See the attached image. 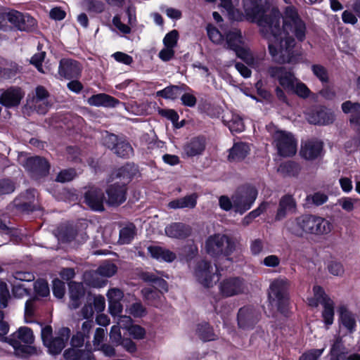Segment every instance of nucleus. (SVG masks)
Segmentation results:
<instances>
[{"mask_svg":"<svg viewBox=\"0 0 360 360\" xmlns=\"http://www.w3.org/2000/svg\"><path fill=\"white\" fill-rule=\"evenodd\" d=\"M245 14L256 20L264 37L269 39L268 49L272 60L278 64L297 63L300 55L295 50V35L300 41L306 37V25L293 7H287L281 26L282 15L276 8L265 11L257 0H243Z\"/></svg>","mask_w":360,"mask_h":360,"instance_id":"obj_1","label":"nucleus"},{"mask_svg":"<svg viewBox=\"0 0 360 360\" xmlns=\"http://www.w3.org/2000/svg\"><path fill=\"white\" fill-rule=\"evenodd\" d=\"M285 226L289 232L300 238L307 234L315 236L328 234L333 228L328 220L309 214L290 219L287 221Z\"/></svg>","mask_w":360,"mask_h":360,"instance_id":"obj_2","label":"nucleus"},{"mask_svg":"<svg viewBox=\"0 0 360 360\" xmlns=\"http://www.w3.org/2000/svg\"><path fill=\"white\" fill-rule=\"evenodd\" d=\"M205 248L206 252L214 258L224 256L227 260L231 261L228 257L235 251L236 243L227 235L217 233L207 238Z\"/></svg>","mask_w":360,"mask_h":360,"instance_id":"obj_3","label":"nucleus"},{"mask_svg":"<svg viewBox=\"0 0 360 360\" xmlns=\"http://www.w3.org/2000/svg\"><path fill=\"white\" fill-rule=\"evenodd\" d=\"M257 196V190L251 185L240 186L232 195L235 212L243 214L250 209Z\"/></svg>","mask_w":360,"mask_h":360,"instance_id":"obj_4","label":"nucleus"},{"mask_svg":"<svg viewBox=\"0 0 360 360\" xmlns=\"http://www.w3.org/2000/svg\"><path fill=\"white\" fill-rule=\"evenodd\" d=\"M217 271V265L214 268L211 262L200 259L195 264L193 275L199 283L204 287L210 288L219 281Z\"/></svg>","mask_w":360,"mask_h":360,"instance_id":"obj_5","label":"nucleus"},{"mask_svg":"<svg viewBox=\"0 0 360 360\" xmlns=\"http://www.w3.org/2000/svg\"><path fill=\"white\" fill-rule=\"evenodd\" d=\"M228 48L234 51L236 56L245 62L248 65L255 68L257 62L249 50L243 48L242 44V35L240 30L233 28L226 35Z\"/></svg>","mask_w":360,"mask_h":360,"instance_id":"obj_6","label":"nucleus"},{"mask_svg":"<svg viewBox=\"0 0 360 360\" xmlns=\"http://www.w3.org/2000/svg\"><path fill=\"white\" fill-rule=\"evenodd\" d=\"M49 94L42 86H38L35 91L27 96L25 110L30 112H37L39 114H46L51 105L48 101Z\"/></svg>","mask_w":360,"mask_h":360,"instance_id":"obj_7","label":"nucleus"},{"mask_svg":"<svg viewBox=\"0 0 360 360\" xmlns=\"http://www.w3.org/2000/svg\"><path fill=\"white\" fill-rule=\"evenodd\" d=\"M272 138L279 155L290 157L296 153L297 141L290 132L276 130L272 134Z\"/></svg>","mask_w":360,"mask_h":360,"instance_id":"obj_8","label":"nucleus"},{"mask_svg":"<svg viewBox=\"0 0 360 360\" xmlns=\"http://www.w3.org/2000/svg\"><path fill=\"white\" fill-rule=\"evenodd\" d=\"M56 236L61 243L74 242L77 245L86 242L89 238L85 231L79 230L76 226L72 224H61L57 229Z\"/></svg>","mask_w":360,"mask_h":360,"instance_id":"obj_9","label":"nucleus"},{"mask_svg":"<svg viewBox=\"0 0 360 360\" xmlns=\"http://www.w3.org/2000/svg\"><path fill=\"white\" fill-rule=\"evenodd\" d=\"M261 319L260 311L252 305L240 307L237 313V324L239 329L252 330Z\"/></svg>","mask_w":360,"mask_h":360,"instance_id":"obj_10","label":"nucleus"},{"mask_svg":"<svg viewBox=\"0 0 360 360\" xmlns=\"http://www.w3.org/2000/svg\"><path fill=\"white\" fill-rule=\"evenodd\" d=\"M270 77L278 79L279 84L290 91L298 80L294 73L283 66H270L267 69Z\"/></svg>","mask_w":360,"mask_h":360,"instance_id":"obj_11","label":"nucleus"},{"mask_svg":"<svg viewBox=\"0 0 360 360\" xmlns=\"http://www.w3.org/2000/svg\"><path fill=\"white\" fill-rule=\"evenodd\" d=\"M268 308L271 311H276L285 318L292 315V306L289 294H267Z\"/></svg>","mask_w":360,"mask_h":360,"instance_id":"obj_12","label":"nucleus"},{"mask_svg":"<svg viewBox=\"0 0 360 360\" xmlns=\"http://www.w3.org/2000/svg\"><path fill=\"white\" fill-rule=\"evenodd\" d=\"M24 166L31 176L35 179L47 176L50 169L49 162L40 156L27 158Z\"/></svg>","mask_w":360,"mask_h":360,"instance_id":"obj_13","label":"nucleus"},{"mask_svg":"<svg viewBox=\"0 0 360 360\" xmlns=\"http://www.w3.org/2000/svg\"><path fill=\"white\" fill-rule=\"evenodd\" d=\"M71 335V330L68 327H62L56 331V336L51 338L46 345L50 354H59L65 347Z\"/></svg>","mask_w":360,"mask_h":360,"instance_id":"obj_14","label":"nucleus"},{"mask_svg":"<svg viewBox=\"0 0 360 360\" xmlns=\"http://www.w3.org/2000/svg\"><path fill=\"white\" fill-rule=\"evenodd\" d=\"M82 65L72 58H62L58 65V74L65 79H77L81 76Z\"/></svg>","mask_w":360,"mask_h":360,"instance_id":"obj_15","label":"nucleus"},{"mask_svg":"<svg viewBox=\"0 0 360 360\" xmlns=\"http://www.w3.org/2000/svg\"><path fill=\"white\" fill-rule=\"evenodd\" d=\"M127 190L124 184L118 182L110 184L105 190L108 196L105 202L112 207L120 205L127 200Z\"/></svg>","mask_w":360,"mask_h":360,"instance_id":"obj_16","label":"nucleus"},{"mask_svg":"<svg viewBox=\"0 0 360 360\" xmlns=\"http://www.w3.org/2000/svg\"><path fill=\"white\" fill-rule=\"evenodd\" d=\"M8 22L21 31H30L36 25V20L34 18L17 11H9Z\"/></svg>","mask_w":360,"mask_h":360,"instance_id":"obj_17","label":"nucleus"},{"mask_svg":"<svg viewBox=\"0 0 360 360\" xmlns=\"http://www.w3.org/2000/svg\"><path fill=\"white\" fill-rule=\"evenodd\" d=\"M84 202L93 210L102 212L104 210V193L101 189L90 187L84 195Z\"/></svg>","mask_w":360,"mask_h":360,"instance_id":"obj_18","label":"nucleus"},{"mask_svg":"<svg viewBox=\"0 0 360 360\" xmlns=\"http://www.w3.org/2000/svg\"><path fill=\"white\" fill-rule=\"evenodd\" d=\"M297 202L292 195L286 194L282 196L279 200L275 219L281 221L285 219L288 214L296 212Z\"/></svg>","mask_w":360,"mask_h":360,"instance_id":"obj_19","label":"nucleus"},{"mask_svg":"<svg viewBox=\"0 0 360 360\" xmlns=\"http://www.w3.org/2000/svg\"><path fill=\"white\" fill-rule=\"evenodd\" d=\"M323 150V143L316 139L307 141L301 146L300 155L307 160L318 158Z\"/></svg>","mask_w":360,"mask_h":360,"instance_id":"obj_20","label":"nucleus"},{"mask_svg":"<svg viewBox=\"0 0 360 360\" xmlns=\"http://www.w3.org/2000/svg\"><path fill=\"white\" fill-rule=\"evenodd\" d=\"M25 94L19 87H11L2 92L0 96V103L5 107L18 106Z\"/></svg>","mask_w":360,"mask_h":360,"instance_id":"obj_21","label":"nucleus"},{"mask_svg":"<svg viewBox=\"0 0 360 360\" xmlns=\"http://www.w3.org/2000/svg\"><path fill=\"white\" fill-rule=\"evenodd\" d=\"M138 169L134 164L127 163L122 167L117 169L113 172L110 176V181L119 179L120 184H127L131 181V179L136 174Z\"/></svg>","mask_w":360,"mask_h":360,"instance_id":"obj_22","label":"nucleus"},{"mask_svg":"<svg viewBox=\"0 0 360 360\" xmlns=\"http://www.w3.org/2000/svg\"><path fill=\"white\" fill-rule=\"evenodd\" d=\"M334 120L333 112L324 108H319L313 110L308 117L311 124L326 125L332 123Z\"/></svg>","mask_w":360,"mask_h":360,"instance_id":"obj_23","label":"nucleus"},{"mask_svg":"<svg viewBox=\"0 0 360 360\" xmlns=\"http://www.w3.org/2000/svg\"><path fill=\"white\" fill-rule=\"evenodd\" d=\"M319 295L325 296L322 300L323 311L321 312V317L323 321L328 329L329 326H331L334 322L335 316V302L328 296V294H318Z\"/></svg>","mask_w":360,"mask_h":360,"instance_id":"obj_24","label":"nucleus"},{"mask_svg":"<svg viewBox=\"0 0 360 360\" xmlns=\"http://www.w3.org/2000/svg\"><path fill=\"white\" fill-rule=\"evenodd\" d=\"M165 231L168 237L182 239L191 234V229L185 224L175 222L167 226Z\"/></svg>","mask_w":360,"mask_h":360,"instance_id":"obj_25","label":"nucleus"},{"mask_svg":"<svg viewBox=\"0 0 360 360\" xmlns=\"http://www.w3.org/2000/svg\"><path fill=\"white\" fill-rule=\"evenodd\" d=\"M221 292H243L248 290L243 279L238 277L224 280L220 285Z\"/></svg>","mask_w":360,"mask_h":360,"instance_id":"obj_26","label":"nucleus"},{"mask_svg":"<svg viewBox=\"0 0 360 360\" xmlns=\"http://www.w3.org/2000/svg\"><path fill=\"white\" fill-rule=\"evenodd\" d=\"M340 321L342 326L350 333L356 330V321L354 314L346 306L342 305L338 309Z\"/></svg>","mask_w":360,"mask_h":360,"instance_id":"obj_27","label":"nucleus"},{"mask_svg":"<svg viewBox=\"0 0 360 360\" xmlns=\"http://www.w3.org/2000/svg\"><path fill=\"white\" fill-rule=\"evenodd\" d=\"M250 148L248 144L238 142L233 144L229 150V160L240 162L243 160L250 153Z\"/></svg>","mask_w":360,"mask_h":360,"instance_id":"obj_28","label":"nucleus"},{"mask_svg":"<svg viewBox=\"0 0 360 360\" xmlns=\"http://www.w3.org/2000/svg\"><path fill=\"white\" fill-rule=\"evenodd\" d=\"M198 195L192 193L183 198L175 199L168 203V207L170 209H193L197 204Z\"/></svg>","mask_w":360,"mask_h":360,"instance_id":"obj_29","label":"nucleus"},{"mask_svg":"<svg viewBox=\"0 0 360 360\" xmlns=\"http://www.w3.org/2000/svg\"><path fill=\"white\" fill-rule=\"evenodd\" d=\"M205 148V139L200 137H195L185 144L184 150L188 157H193L201 154Z\"/></svg>","mask_w":360,"mask_h":360,"instance_id":"obj_30","label":"nucleus"},{"mask_svg":"<svg viewBox=\"0 0 360 360\" xmlns=\"http://www.w3.org/2000/svg\"><path fill=\"white\" fill-rule=\"evenodd\" d=\"M4 342L12 346L15 352L18 354L28 356L35 352V348L34 347L22 345L19 340L15 338V334H12L8 338H6Z\"/></svg>","mask_w":360,"mask_h":360,"instance_id":"obj_31","label":"nucleus"},{"mask_svg":"<svg viewBox=\"0 0 360 360\" xmlns=\"http://www.w3.org/2000/svg\"><path fill=\"white\" fill-rule=\"evenodd\" d=\"M66 360H96L91 350L68 348L63 353Z\"/></svg>","mask_w":360,"mask_h":360,"instance_id":"obj_32","label":"nucleus"},{"mask_svg":"<svg viewBox=\"0 0 360 360\" xmlns=\"http://www.w3.org/2000/svg\"><path fill=\"white\" fill-rule=\"evenodd\" d=\"M119 101L105 94H98L88 99V103L94 106L115 107Z\"/></svg>","mask_w":360,"mask_h":360,"instance_id":"obj_33","label":"nucleus"},{"mask_svg":"<svg viewBox=\"0 0 360 360\" xmlns=\"http://www.w3.org/2000/svg\"><path fill=\"white\" fill-rule=\"evenodd\" d=\"M196 334L203 342L213 341L217 338L214 332L213 327L205 321L197 325Z\"/></svg>","mask_w":360,"mask_h":360,"instance_id":"obj_34","label":"nucleus"},{"mask_svg":"<svg viewBox=\"0 0 360 360\" xmlns=\"http://www.w3.org/2000/svg\"><path fill=\"white\" fill-rule=\"evenodd\" d=\"M148 250L152 257L168 262H173L176 257L173 252L159 246H149Z\"/></svg>","mask_w":360,"mask_h":360,"instance_id":"obj_35","label":"nucleus"},{"mask_svg":"<svg viewBox=\"0 0 360 360\" xmlns=\"http://www.w3.org/2000/svg\"><path fill=\"white\" fill-rule=\"evenodd\" d=\"M33 296L25 302V314L32 315L34 309L38 307L41 303L46 302L50 300L51 294H32Z\"/></svg>","mask_w":360,"mask_h":360,"instance_id":"obj_36","label":"nucleus"},{"mask_svg":"<svg viewBox=\"0 0 360 360\" xmlns=\"http://www.w3.org/2000/svg\"><path fill=\"white\" fill-rule=\"evenodd\" d=\"M188 86L185 84L182 86L171 85L162 90L157 92V96L166 99H176L180 94L182 90H186Z\"/></svg>","mask_w":360,"mask_h":360,"instance_id":"obj_37","label":"nucleus"},{"mask_svg":"<svg viewBox=\"0 0 360 360\" xmlns=\"http://www.w3.org/2000/svg\"><path fill=\"white\" fill-rule=\"evenodd\" d=\"M84 281L87 285L93 288H101L105 285L108 281L103 278L96 270L94 272L86 273L84 274Z\"/></svg>","mask_w":360,"mask_h":360,"instance_id":"obj_38","label":"nucleus"},{"mask_svg":"<svg viewBox=\"0 0 360 360\" xmlns=\"http://www.w3.org/2000/svg\"><path fill=\"white\" fill-rule=\"evenodd\" d=\"M124 294H106L109 298L108 311L112 316H119L122 312L123 307L119 300H113V298H122Z\"/></svg>","mask_w":360,"mask_h":360,"instance_id":"obj_39","label":"nucleus"},{"mask_svg":"<svg viewBox=\"0 0 360 360\" xmlns=\"http://www.w3.org/2000/svg\"><path fill=\"white\" fill-rule=\"evenodd\" d=\"M113 152L117 156L123 158H129L134 155V150L131 144L122 139L119 141Z\"/></svg>","mask_w":360,"mask_h":360,"instance_id":"obj_40","label":"nucleus"},{"mask_svg":"<svg viewBox=\"0 0 360 360\" xmlns=\"http://www.w3.org/2000/svg\"><path fill=\"white\" fill-rule=\"evenodd\" d=\"M269 290L271 292H286L290 290V282L285 278H278L271 281Z\"/></svg>","mask_w":360,"mask_h":360,"instance_id":"obj_41","label":"nucleus"},{"mask_svg":"<svg viewBox=\"0 0 360 360\" xmlns=\"http://www.w3.org/2000/svg\"><path fill=\"white\" fill-rule=\"evenodd\" d=\"M300 167L298 164L292 161H287L280 165L278 172L284 176H295L298 174Z\"/></svg>","mask_w":360,"mask_h":360,"instance_id":"obj_42","label":"nucleus"},{"mask_svg":"<svg viewBox=\"0 0 360 360\" xmlns=\"http://www.w3.org/2000/svg\"><path fill=\"white\" fill-rule=\"evenodd\" d=\"M136 235V226L130 224L120 231V241L122 244H129Z\"/></svg>","mask_w":360,"mask_h":360,"instance_id":"obj_43","label":"nucleus"},{"mask_svg":"<svg viewBox=\"0 0 360 360\" xmlns=\"http://www.w3.org/2000/svg\"><path fill=\"white\" fill-rule=\"evenodd\" d=\"M15 338L25 344H32L34 342V335L31 328L28 327H20L15 333Z\"/></svg>","mask_w":360,"mask_h":360,"instance_id":"obj_44","label":"nucleus"},{"mask_svg":"<svg viewBox=\"0 0 360 360\" xmlns=\"http://www.w3.org/2000/svg\"><path fill=\"white\" fill-rule=\"evenodd\" d=\"M22 200H23V198H16L13 200V206L17 210L22 212H30L39 209V207L37 206L35 202L22 201Z\"/></svg>","mask_w":360,"mask_h":360,"instance_id":"obj_45","label":"nucleus"},{"mask_svg":"<svg viewBox=\"0 0 360 360\" xmlns=\"http://www.w3.org/2000/svg\"><path fill=\"white\" fill-rule=\"evenodd\" d=\"M117 268L115 264L107 261L101 264L97 269L98 274L103 277H111L117 272Z\"/></svg>","mask_w":360,"mask_h":360,"instance_id":"obj_46","label":"nucleus"},{"mask_svg":"<svg viewBox=\"0 0 360 360\" xmlns=\"http://www.w3.org/2000/svg\"><path fill=\"white\" fill-rule=\"evenodd\" d=\"M123 328L128 330L134 339L142 340L146 336V332L145 328L139 325L132 324L128 326L127 324H123Z\"/></svg>","mask_w":360,"mask_h":360,"instance_id":"obj_47","label":"nucleus"},{"mask_svg":"<svg viewBox=\"0 0 360 360\" xmlns=\"http://www.w3.org/2000/svg\"><path fill=\"white\" fill-rule=\"evenodd\" d=\"M83 4L86 9L89 12L101 13L105 10V4L101 1L84 0Z\"/></svg>","mask_w":360,"mask_h":360,"instance_id":"obj_48","label":"nucleus"},{"mask_svg":"<svg viewBox=\"0 0 360 360\" xmlns=\"http://www.w3.org/2000/svg\"><path fill=\"white\" fill-rule=\"evenodd\" d=\"M313 74L323 83L326 84L329 81L327 69L321 65H313L311 66Z\"/></svg>","mask_w":360,"mask_h":360,"instance_id":"obj_49","label":"nucleus"},{"mask_svg":"<svg viewBox=\"0 0 360 360\" xmlns=\"http://www.w3.org/2000/svg\"><path fill=\"white\" fill-rule=\"evenodd\" d=\"M328 272L335 276L342 277L345 274V268L342 264L335 260L329 261L327 264Z\"/></svg>","mask_w":360,"mask_h":360,"instance_id":"obj_50","label":"nucleus"},{"mask_svg":"<svg viewBox=\"0 0 360 360\" xmlns=\"http://www.w3.org/2000/svg\"><path fill=\"white\" fill-rule=\"evenodd\" d=\"M96 294H87L86 302L81 309V314L84 319H89L93 317L94 309L92 305V295Z\"/></svg>","mask_w":360,"mask_h":360,"instance_id":"obj_51","label":"nucleus"},{"mask_svg":"<svg viewBox=\"0 0 360 360\" xmlns=\"http://www.w3.org/2000/svg\"><path fill=\"white\" fill-rule=\"evenodd\" d=\"M228 126L231 131L241 132L245 129V125L242 118L238 115H233L228 122Z\"/></svg>","mask_w":360,"mask_h":360,"instance_id":"obj_52","label":"nucleus"},{"mask_svg":"<svg viewBox=\"0 0 360 360\" xmlns=\"http://www.w3.org/2000/svg\"><path fill=\"white\" fill-rule=\"evenodd\" d=\"M293 87L290 91L303 98L309 97L311 93L307 85L299 80L297 81Z\"/></svg>","mask_w":360,"mask_h":360,"instance_id":"obj_53","label":"nucleus"},{"mask_svg":"<svg viewBox=\"0 0 360 360\" xmlns=\"http://www.w3.org/2000/svg\"><path fill=\"white\" fill-rule=\"evenodd\" d=\"M328 200V196L320 192L315 193L307 196L306 200L308 203H311L316 206H319L325 203Z\"/></svg>","mask_w":360,"mask_h":360,"instance_id":"obj_54","label":"nucleus"},{"mask_svg":"<svg viewBox=\"0 0 360 360\" xmlns=\"http://www.w3.org/2000/svg\"><path fill=\"white\" fill-rule=\"evenodd\" d=\"M86 294H70V301L68 307L70 309H78L82 304L86 300Z\"/></svg>","mask_w":360,"mask_h":360,"instance_id":"obj_55","label":"nucleus"},{"mask_svg":"<svg viewBox=\"0 0 360 360\" xmlns=\"http://www.w3.org/2000/svg\"><path fill=\"white\" fill-rule=\"evenodd\" d=\"M324 348L323 349H311L304 352L300 356L299 360H319L322 354L323 353Z\"/></svg>","mask_w":360,"mask_h":360,"instance_id":"obj_56","label":"nucleus"},{"mask_svg":"<svg viewBox=\"0 0 360 360\" xmlns=\"http://www.w3.org/2000/svg\"><path fill=\"white\" fill-rule=\"evenodd\" d=\"M15 184L11 179H0V195L10 194L15 191Z\"/></svg>","mask_w":360,"mask_h":360,"instance_id":"obj_57","label":"nucleus"},{"mask_svg":"<svg viewBox=\"0 0 360 360\" xmlns=\"http://www.w3.org/2000/svg\"><path fill=\"white\" fill-rule=\"evenodd\" d=\"M130 314L136 318H142L147 314L146 309L141 302L133 303L129 308Z\"/></svg>","mask_w":360,"mask_h":360,"instance_id":"obj_58","label":"nucleus"},{"mask_svg":"<svg viewBox=\"0 0 360 360\" xmlns=\"http://www.w3.org/2000/svg\"><path fill=\"white\" fill-rule=\"evenodd\" d=\"M46 56V52L41 51L37 53H35L30 59V63L34 65L36 68L42 73H47V71H45L43 68L41 63L44 60Z\"/></svg>","mask_w":360,"mask_h":360,"instance_id":"obj_59","label":"nucleus"},{"mask_svg":"<svg viewBox=\"0 0 360 360\" xmlns=\"http://www.w3.org/2000/svg\"><path fill=\"white\" fill-rule=\"evenodd\" d=\"M120 139L117 136L106 132L105 135L103 137V143L109 149L114 150Z\"/></svg>","mask_w":360,"mask_h":360,"instance_id":"obj_60","label":"nucleus"},{"mask_svg":"<svg viewBox=\"0 0 360 360\" xmlns=\"http://www.w3.org/2000/svg\"><path fill=\"white\" fill-rule=\"evenodd\" d=\"M120 328L121 326L119 325L112 326L109 334L110 341L116 346L120 345V343L124 339L121 334Z\"/></svg>","mask_w":360,"mask_h":360,"instance_id":"obj_61","label":"nucleus"},{"mask_svg":"<svg viewBox=\"0 0 360 360\" xmlns=\"http://www.w3.org/2000/svg\"><path fill=\"white\" fill-rule=\"evenodd\" d=\"M76 172L73 169H64L59 172L56 181L61 183L72 181L76 176Z\"/></svg>","mask_w":360,"mask_h":360,"instance_id":"obj_62","label":"nucleus"},{"mask_svg":"<svg viewBox=\"0 0 360 360\" xmlns=\"http://www.w3.org/2000/svg\"><path fill=\"white\" fill-rule=\"evenodd\" d=\"M341 108L344 113H351L352 115V113H356L360 110V103L347 101L342 103Z\"/></svg>","mask_w":360,"mask_h":360,"instance_id":"obj_63","label":"nucleus"},{"mask_svg":"<svg viewBox=\"0 0 360 360\" xmlns=\"http://www.w3.org/2000/svg\"><path fill=\"white\" fill-rule=\"evenodd\" d=\"M179 33L176 30H173L167 33L164 39L163 43L165 47L174 48L176 46L178 40Z\"/></svg>","mask_w":360,"mask_h":360,"instance_id":"obj_64","label":"nucleus"}]
</instances>
